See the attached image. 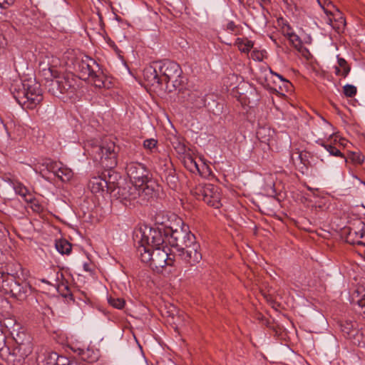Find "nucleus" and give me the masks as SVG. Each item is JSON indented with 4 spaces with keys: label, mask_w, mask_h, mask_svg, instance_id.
Wrapping results in <instances>:
<instances>
[{
    "label": "nucleus",
    "mask_w": 365,
    "mask_h": 365,
    "mask_svg": "<svg viewBox=\"0 0 365 365\" xmlns=\"http://www.w3.org/2000/svg\"><path fill=\"white\" fill-rule=\"evenodd\" d=\"M156 227H151L148 232H143L140 238H143L144 243L149 244L150 242L153 246L162 245L165 243V238L168 237L167 230L172 229L170 225L169 218L164 213L160 212L155 217Z\"/></svg>",
    "instance_id": "obj_5"
},
{
    "label": "nucleus",
    "mask_w": 365,
    "mask_h": 365,
    "mask_svg": "<svg viewBox=\"0 0 365 365\" xmlns=\"http://www.w3.org/2000/svg\"><path fill=\"white\" fill-rule=\"evenodd\" d=\"M341 335L357 346L365 345V330L359 329L355 321L344 320L339 323Z\"/></svg>",
    "instance_id": "obj_9"
},
{
    "label": "nucleus",
    "mask_w": 365,
    "mask_h": 365,
    "mask_svg": "<svg viewBox=\"0 0 365 365\" xmlns=\"http://www.w3.org/2000/svg\"><path fill=\"white\" fill-rule=\"evenodd\" d=\"M20 272H22V267L19 263L12 262L0 263V285L7 281L20 278Z\"/></svg>",
    "instance_id": "obj_15"
},
{
    "label": "nucleus",
    "mask_w": 365,
    "mask_h": 365,
    "mask_svg": "<svg viewBox=\"0 0 365 365\" xmlns=\"http://www.w3.org/2000/svg\"><path fill=\"white\" fill-rule=\"evenodd\" d=\"M284 34L287 36L288 33H294L289 25H284L282 28Z\"/></svg>",
    "instance_id": "obj_45"
},
{
    "label": "nucleus",
    "mask_w": 365,
    "mask_h": 365,
    "mask_svg": "<svg viewBox=\"0 0 365 365\" xmlns=\"http://www.w3.org/2000/svg\"><path fill=\"white\" fill-rule=\"evenodd\" d=\"M344 93L347 97H353L356 93V88L350 84L344 86Z\"/></svg>",
    "instance_id": "obj_36"
},
{
    "label": "nucleus",
    "mask_w": 365,
    "mask_h": 365,
    "mask_svg": "<svg viewBox=\"0 0 365 365\" xmlns=\"http://www.w3.org/2000/svg\"><path fill=\"white\" fill-rule=\"evenodd\" d=\"M287 38L292 44L297 49L300 50L302 47V43L299 37L294 33H288Z\"/></svg>",
    "instance_id": "obj_31"
},
{
    "label": "nucleus",
    "mask_w": 365,
    "mask_h": 365,
    "mask_svg": "<svg viewBox=\"0 0 365 365\" xmlns=\"http://www.w3.org/2000/svg\"><path fill=\"white\" fill-rule=\"evenodd\" d=\"M178 256L185 264L190 267L196 265L202 258L200 246L198 242L193 243L190 247L188 246L182 251H180Z\"/></svg>",
    "instance_id": "obj_16"
},
{
    "label": "nucleus",
    "mask_w": 365,
    "mask_h": 365,
    "mask_svg": "<svg viewBox=\"0 0 365 365\" xmlns=\"http://www.w3.org/2000/svg\"><path fill=\"white\" fill-rule=\"evenodd\" d=\"M109 304H110L112 307L116 309H122L124 307V305L125 304V300L123 298H115L110 297L108 299Z\"/></svg>",
    "instance_id": "obj_32"
},
{
    "label": "nucleus",
    "mask_w": 365,
    "mask_h": 365,
    "mask_svg": "<svg viewBox=\"0 0 365 365\" xmlns=\"http://www.w3.org/2000/svg\"><path fill=\"white\" fill-rule=\"evenodd\" d=\"M43 165H45V164L43 163ZM46 168L63 182L69 181L73 175L72 170L63 165L61 161H49L46 163Z\"/></svg>",
    "instance_id": "obj_18"
},
{
    "label": "nucleus",
    "mask_w": 365,
    "mask_h": 365,
    "mask_svg": "<svg viewBox=\"0 0 365 365\" xmlns=\"http://www.w3.org/2000/svg\"><path fill=\"white\" fill-rule=\"evenodd\" d=\"M75 90V80L73 78L67 76H61L59 74L55 81L51 83V86L48 88V91L53 96H58L59 94L67 93L69 91L73 92Z\"/></svg>",
    "instance_id": "obj_14"
},
{
    "label": "nucleus",
    "mask_w": 365,
    "mask_h": 365,
    "mask_svg": "<svg viewBox=\"0 0 365 365\" xmlns=\"http://www.w3.org/2000/svg\"><path fill=\"white\" fill-rule=\"evenodd\" d=\"M67 365H84L83 363H79L76 361H71V362H68Z\"/></svg>",
    "instance_id": "obj_49"
},
{
    "label": "nucleus",
    "mask_w": 365,
    "mask_h": 365,
    "mask_svg": "<svg viewBox=\"0 0 365 365\" xmlns=\"http://www.w3.org/2000/svg\"><path fill=\"white\" fill-rule=\"evenodd\" d=\"M10 92L19 105L28 109L36 108L43 100L40 84L31 79L14 80Z\"/></svg>",
    "instance_id": "obj_2"
},
{
    "label": "nucleus",
    "mask_w": 365,
    "mask_h": 365,
    "mask_svg": "<svg viewBox=\"0 0 365 365\" xmlns=\"http://www.w3.org/2000/svg\"><path fill=\"white\" fill-rule=\"evenodd\" d=\"M12 337L15 341V345H19L26 342L32 341L33 339L24 329L19 328L17 330L14 329L11 332Z\"/></svg>",
    "instance_id": "obj_24"
},
{
    "label": "nucleus",
    "mask_w": 365,
    "mask_h": 365,
    "mask_svg": "<svg viewBox=\"0 0 365 365\" xmlns=\"http://www.w3.org/2000/svg\"><path fill=\"white\" fill-rule=\"evenodd\" d=\"M158 190L159 185L155 180L152 178L146 180L142 185L139 186L138 191L140 193L139 200H138L137 202L141 204L155 197L158 195Z\"/></svg>",
    "instance_id": "obj_17"
},
{
    "label": "nucleus",
    "mask_w": 365,
    "mask_h": 365,
    "mask_svg": "<svg viewBox=\"0 0 365 365\" xmlns=\"http://www.w3.org/2000/svg\"><path fill=\"white\" fill-rule=\"evenodd\" d=\"M15 0H0V8L6 9L14 3Z\"/></svg>",
    "instance_id": "obj_42"
},
{
    "label": "nucleus",
    "mask_w": 365,
    "mask_h": 365,
    "mask_svg": "<svg viewBox=\"0 0 365 365\" xmlns=\"http://www.w3.org/2000/svg\"><path fill=\"white\" fill-rule=\"evenodd\" d=\"M139 186L136 184L130 182L126 183L123 186H118L114 187L113 192L116 191L115 194L118 198L125 205H128V202L130 204L131 202L135 200H139L140 193L138 191Z\"/></svg>",
    "instance_id": "obj_13"
},
{
    "label": "nucleus",
    "mask_w": 365,
    "mask_h": 365,
    "mask_svg": "<svg viewBox=\"0 0 365 365\" xmlns=\"http://www.w3.org/2000/svg\"><path fill=\"white\" fill-rule=\"evenodd\" d=\"M125 170L130 181L138 186L142 185L146 180L151 178L145 166L138 161H129L126 164Z\"/></svg>",
    "instance_id": "obj_12"
},
{
    "label": "nucleus",
    "mask_w": 365,
    "mask_h": 365,
    "mask_svg": "<svg viewBox=\"0 0 365 365\" xmlns=\"http://www.w3.org/2000/svg\"><path fill=\"white\" fill-rule=\"evenodd\" d=\"M58 354L51 349L41 346L36 351L38 365H58Z\"/></svg>",
    "instance_id": "obj_20"
},
{
    "label": "nucleus",
    "mask_w": 365,
    "mask_h": 365,
    "mask_svg": "<svg viewBox=\"0 0 365 365\" xmlns=\"http://www.w3.org/2000/svg\"><path fill=\"white\" fill-rule=\"evenodd\" d=\"M88 269V267H86V265L84 266V269L87 270Z\"/></svg>",
    "instance_id": "obj_53"
},
{
    "label": "nucleus",
    "mask_w": 365,
    "mask_h": 365,
    "mask_svg": "<svg viewBox=\"0 0 365 365\" xmlns=\"http://www.w3.org/2000/svg\"><path fill=\"white\" fill-rule=\"evenodd\" d=\"M182 73L179 64L165 60L153 62L147 66L143 71V78L150 86L170 92L181 86Z\"/></svg>",
    "instance_id": "obj_1"
},
{
    "label": "nucleus",
    "mask_w": 365,
    "mask_h": 365,
    "mask_svg": "<svg viewBox=\"0 0 365 365\" xmlns=\"http://www.w3.org/2000/svg\"><path fill=\"white\" fill-rule=\"evenodd\" d=\"M279 88L282 91V86H279Z\"/></svg>",
    "instance_id": "obj_55"
},
{
    "label": "nucleus",
    "mask_w": 365,
    "mask_h": 365,
    "mask_svg": "<svg viewBox=\"0 0 365 365\" xmlns=\"http://www.w3.org/2000/svg\"><path fill=\"white\" fill-rule=\"evenodd\" d=\"M227 29L231 31H234L236 29V26L232 21H230L227 24Z\"/></svg>",
    "instance_id": "obj_47"
},
{
    "label": "nucleus",
    "mask_w": 365,
    "mask_h": 365,
    "mask_svg": "<svg viewBox=\"0 0 365 365\" xmlns=\"http://www.w3.org/2000/svg\"><path fill=\"white\" fill-rule=\"evenodd\" d=\"M173 135V138H171V137H170V140L175 149L178 148V146L181 145L182 144V143L181 142V140L179 137H177L175 135Z\"/></svg>",
    "instance_id": "obj_40"
},
{
    "label": "nucleus",
    "mask_w": 365,
    "mask_h": 365,
    "mask_svg": "<svg viewBox=\"0 0 365 365\" xmlns=\"http://www.w3.org/2000/svg\"><path fill=\"white\" fill-rule=\"evenodd\" d=\"M34 345L32 341L23 343L19 345H15L12 352L6 345V336L0 328V357L7 362H15L16 361L21 364L33 351Z\"/></svg>",
    "instance_id": "obj_6"
},
{
    "label": "nucleus",
    "mask_w": 365,
    "mask_h": 365,
    "mask_svg": "<svg viewBox=\"0 0 365 365\" xmlns=\"http://www.w3.org/2000/svg\"><path fill=\"white\" fill-rule=\"evenodd\" d=\"M14 189L15 192L21 196L25 201L29 202H32L34 198L33 195L29 192L28 189L23 184L20 182L14 184Z\"/></svg>",
    "instance_id": "obj_26"
},
{
    "label": "nucleus",
    "mask_w": 365,
    "mask_h": 365,
    "mask_svg": "<svg viewBox=\"0 0 365 365\" xmlns=\"http://www.w3.org/2000/svg\"><path fill=\"white\" fill-rule=\"evenodd\" d=\"M116 165H117V161H115V160L110 161V168H113V167L116 166Z\"/></svg>",
    "instance_id": "obj_51"
},
{
    "label": "nucleus",
    "mask_w": 365,
    "mask_h": 365,
    "mask_svg": "<svg viewBox=\"0 0 365 365\" xmlns=\"http://www.w3.org/2000/svg\"><path fill=\"white\" fill-rule=\"evenodd\" d=\"M158 140L154 138H150L144 140L143 146L145 149L153 151L156 148Z\"/></svg>",
    "instance_id": "obj_37"
},
{
    "label": "nucleus",
    "mask_w": 365,
    "mask_h": 365,
    "mask_svg": "<svg viewBox=\"0 0 365 365\" xmlns=\"http://www.w3.org/2000/svg\"><path fill=\"white\" fill-rule=\"evenodd\" d=\"M74 68L81 79L88 81L98 88L104 86V77L98 64L93 59L88 56L76 59Z\"/></svg>",
    "instance_id": "obj_4"
},
{
    "label": "nucleus",
    "mask_w": 365,
    "mask_h": 365,
    "mask_svg": "<svg viewBox=\"0 0 365 365\" xmlns=\"http://www.w3.org/2000/svg\"><path fill=\"white\" fill-rule=\"evenodd\" d=\"M191 193L196 199L203 200L215 209H219L222 205L220 190L212 184H199L191 190Z\"/></svg>",
    "instance_id": "obj_7"
},
{
    "label": "nucleus",
    "mask_w": 365,
    "mask_h": 365,
    "mask_svg": "<svg viewBox=\"0 0 365 365\" xmlns=\"http://www.w3.org/2000/svg\"><path fill=\"white\" fill-rule=\"evenodd\" d=\"M338 65L342 70L341 76L346 77L350 71V67L348 66L345 59L338 56Z\"/></svg>",
    "instance_id": "obj_33"
},
{
    "label": "nucleus",
    "mask_w": 365,
    "mask_h": 365,
    "mask_svg": "<svg viewBox=\"0 0 365 365\" xmlns=\"http://www.w3.org/2000/svg\"><path fill=\"white\" fill-rule=\"evenodd\" d=\"M324 10L328 16L327 24L337 32L341 31L346 24L345 19L342 16L341 14L339 11H336V14H332L331 12H328L326 9Z\"/></svg>",
    "instance_id": "obj_23"
},
{
    "label": "nucleus",
    "mask_w": 365,
    "mask_h": 365,
    "mask_svg": "<svg viewBox=\"0 0 365 365\" xmlns=\"http://www.w3.org/2000/svg\"><path fill=\"white\" fill-rule=\"evenodd\" d=\"M168 185L173 190L177 187L178 178L175 175L168 176L166 178Z\"/></svg>",
    "instance_id": "obj_38"
},
{
    "label": "nucleus",
    "mask_w": 365,
    "mask_h": 365,
    "mask_svg": "<svg viewBox=\"0 0 365 365\" xmlns=\"http://www.w3.org/2000/svg\"><path fill=\"white\" fill-rule=\"evenodd\" d=\"M274 91L278 92L277 87L272 88Z\"/></svg>",
    "instance_id": "obj_52"
},
{
    "label": "nucleus",
    "mask_w": 365,
    "mask_h": 365,
    "mask_svg": "<svg viewBox=\"0 0 365 365\" xmlns=\"http://www.w3.org/2000/svg\"><path fill=\"white\" fill-rule=\"evenodd\" d=\"M305 162L306 161H297V163H294L296 168L303 175H307L309 173V167Z\"/></svg>",
    "instance_id": "obj_35"
},
{
    "label": "nucleus",
    "mask_w": 365,
    "mask_h": 365,
    "mask_svg": "<svg viewBox=\"0 0 365 365\" xmlns=\"http://www.w3.org/2000/svg\"><path fill=\"white\" fill-rule=\"evenodd\" d=\"M168 240L169 245L175 248L179 252L188 246H191L193 243H197L195 236L189 230V227L183 225L180 229H168L167 230Z\"/></svg>",
    "instance_id": "obj_8"
},
{
    "label": "nucleus",
    "mask_w": 365,
    "mask_h": 365,
    "mask_svg": "<svg viewBox=\"0 0 365 365\" xmlns=\"http://www.w3.org/2000/svg\"><path fill=\"white\" fill-rule=\"evenodd\" d=\"M55 247L61 255H69L72 250L71 244L65 239L56 240Z\"/></svg>",
    "instance_id": "obj_27"
},
{
    "label": "nucleus",
    "mask_w": 365,
    "mask_h": 365,
    "mask_svg": "<svg viewBox=\"0 0 365 365\" xmlns=\"http://www.w3.org/2000/svg\"><path fill=\"white\" fill-rule=\"evenodd\" d=\"M324 151L326 153H329L330 155L336 156V157H341L346 159V157H345L344 154L342 153L339 149L336 148L335 146H332L331 145H324Z\"/></svg>",
    "instance_id": "obj_30"
},
{
    "label": "nucleus",
    "mask_w": 365,
    "mask_h": 365,
    "mask_svg": "<svg viewBox=\"0 0 365 365\" xmlns=\"http://www.w3.org/2000/svg\"><path fill=\"white\" fill-rule=\"evenodd\" d=\"M346 163H356L357 165H362V163H364V161H360V160H358V161H345Z\"/></svg>",
    "instance_id": "obj_50"
},
{
    "label": "nucleus",
    "mask_w": 365,
    "mask_h": 365,
    "mask_svg": "<svg viewBox=\"0 0 365 365\" xmlns=\"http://www.w3.org/2000/svg\"><path fill=\"white\" fill-rule=\"evenodd\" d=\"M335 73L338 76H339V75L341 76L342 70L339 66H336L335 67Z\"/></svg>",
    "instance_id": "obj_48"
},
{
    "label": "nucleus",
    "mask_w": 365,
    "mask_h": 365,
    "mask_svg": "<svg viewBox=\"0 0 365 365\" xmlns=\"http://www.w3.org/2000/svg\"><path fill=\"white\" fill-rule=\"evenodd\" d=\"M88 269V267H86V265L84 266V269L87 270Z\"/></svg>",
    "instance_id": "obj_54"
},
{
    "label": "nucleus",
    "mask_w": 365,
    "mask_h": 365,
    "mask_svg": "<svg viewBox=\"0 0 365 365\" xmlns=\"http://www.w3.org/2000/svg\"><path fill=\"white\" fill-rule=\"evenodd\" d=\"M0 289H2L6 294H10L17 299L23 300L31 293V287L28 282L19 278L2 284L0 285Z\"/></svg>",
    "instance_id": "obj_10"
},
{
    "label": "nucleus",
    "mask_w": 365,
    "mask_h": 365,
    "mask_svg": "<svg viewBox=\"0 0 365 365\" xmlns=\"http://www.w3.org/2000/svg\"><path fill=\"white\" fill-rule=\"evenodd\" d=\"M358 304L362 309H364V317L365 319V294L364 296L358 301Z\"/></svg>",
    "instance_id": "obj_44"
},
{
    "label": "nucleus",
    "mask_w": 365,
    "mask_h": 365,
    "mask_svg": "<svg viewBox=\"0 0 365 365\" xmlns=\"http://www.w3.org/2000/svg\"><path fill=\"white\" fill-rule=\"evenodd\" d=\"M266 132H269V130L265 128H261L257 131V136L259 139H260L262 141H266L267 139L264 138L263 134Z\"/></svg>",
    "instance_id": "obj_41"
},
{
    "label": "nucleus",
    "mask_w": 365,
    "mask_h": 365,
    "mask_svg": "<svg viewBox=\"0 0 365 365\" xmlns=\"http://www.w3.org/2000/svg\"><path fill=\"white\" fill-rule=\"evenodd\" d=\"M270 73L272 75H274L279 78L286 91L288 90V87L291 85L288 81L284 78L281 75L274 73L272 71H270Z\"/></svg>",
    "instance_id": "obj_39"
},
{
    "label": "nucleus",
    "mask_w": 365,
    "mask_h": 365,
    "mask_svg": "<svg viewBox=\"0 0 365 365\" xmlns=\"http://www.w3.org/2000/svg\"><path fill=\"white\" fill-rule=\"evenodd\" d=\"M346 242L351 245H365V224L358 220L351 226L345 227L342 230Z\"/></svg>",
    "instance_id": "obj_11"
},
{
    "label": "nucleus",
    "mask_w": 365,
    "mask_h": 365,
    "mask_svg": "<svg viewBox=\"0 0 365 365\" xmlns=\"http://www.w3.org/2000/svg\"><path fill=\"white\" fill-rule=\"evenodd\" d=\"M74 351L81 356L83 361H87L88 363H93L97 361L98 358V354L93 349H91L89 348H78Z\"/></svg>",
    "instance_id": "obj_25"
},
{
    "label": "nucleus",
    "mask_w": 365,
    "mask_h": 365,
    "mask_svg": "<svg viewBox=\"0 0 365 365\" xmlns=\"http://www.w3.org/2000/svg\"><path fill=\"white\" fill-rule=\"evenodd\" d=\"M68 362H71V361H69L67 358H66L63 356L58 355V365H67Z\"/></svg>",
    "instance_id": "obj_43"
},
{
    "label": "nucleus",
    "mask_w": 365,
    "mask_h": 365,
    "mask_svg": "<svg viewBox=\"0 0 365 365\" xmlns=\"http://www.w3.org/2000/svg\"><path fill=\"white\" fill-rule=\"evenodd\" d=\"M175 150L179 154H184L186 151V147L182 143L181 145L178 146V148H175Z\"/></svg>",
    "instance_id": "obj_46"
},
{
    "label": "nucleus",
    "mask_w": 365,
    "mask_h": 365,
    "mask_svg": "<svg viewBox=\"0 0 365 365\" xmlns=\"http://www.w3.org/2000/svg\"><path fill=\"white\" fill-rule=\"evenodd\" d=\"M115 150V144L110 142L105 145L94 147L92 152L98 154V155L94 156L96 158H99L100 160H113L117 158Z\"/></svg>",
    "instance_id": "obj_21"
},
{
    "label": "nucleus",
    "mask_w": 365,
    "mask_h": 365,
    "mask_svg": "<svg viewBox=\"0 0 365 365\" xmlns=\"http://www.w3.org/2000/svg\"><path fill=\"white\" fill-rule=\"evenodd\" d=\"M150 242L149 244L144 243L143 238H140L137 247V255L140 260L145 263H149L150 267L160 272L166 265H172L173 259L168 253L169 249L164 243L162 245L153 246Z\"/></svg>",
    "instance_id": "obj_3"
},
{
    "label": "nucleus",
    "mask_w": 365,
    "mask_h": 365,
    "mask_svg": "<svg viewBox=\"0 0 365 365\" xmlns=\"http://www.w3.org/2000/svg\"><path fill=\"white\" fill-rule=\"evenodd\" d=\"M170 163H171L172 165H173L172 160H170Z\"/></svg>",
    "instance_id": "obj_56"
},
{
    "label": "nucleus",
    "mask_w": 365,
    "mask_h": 365,
    "mask_svg": "<svg viewBox=\"0 0 365 365\" xmlns=\"http://www.w3.org/2000/svg\"><path fill=\"white\" fill-rule=\"evenodd\" d=\"M198 161H181L185 168L192 173H197Z\"/></svg>",
    "instance_id": "obj_34"
},
{
    "label": "nucleus",
    "mask_w": 365,
    "mask_h": 365,
    "mask_svg": "<svg viewBox=\"0 0 365 365\" xmlns=\"http://www.w3.org/2000/svg\"><path fill=\"white\" fill-rule=\"evenodd\" d=\"M88 187L93 193L103 192L106 189L107 192H113L114 187L108 181L101 176H95L91 178Z\"/></svg>",
    "instance_id": "obj_22"
},
{
    "label": "nucleus",
    "mask_w": 365,
    "mask_h": 365,
    "mask_svg": "<svg viewBox=\"0 0 365 365\" xmlns=\"http://www.w3.org/2000/svg\"><path fill=\"white\" fill-rule=\"evenodd\" d=\"M60 72L56 66L49 63L41 62L39 64V76L45 80L46 86L48 88L51 83L59 77Z\"/></svg>",
    "instance_id": "obj_19"
},
{
    "label": "nucleus",
    "mask_w": 365,
    "mask_h": 365,
    "mask_svg": "<svg viewBox=\"0 0 365 365\" xmlns=\"http://www.w3.org/2000/svg\"><path fill=\"white\" fill-rule=\"evenodd\" d=\"M235 44L237 46L239 50L244 53L249 52L253 46L252 42L246 38H237Z\"/></svg>",
    "instance_id": "obj_29"
},
{
    "label": "nucleus",
    "mask_w": 365,
    "mask_h": 365,
    "mask_svg": "<svg viewBox=\"0 0 365 365\" xmlns=\"http://www.w3.org/2000/svg\"><path fill=\"white\" fill-rule=\"evenodd\" d=\"M197 163L198 169L197 170V173L204 178H207L212 174V169L207 163H210V161H198Z\"/></svg>",
    "instance_id": "obj_28"
}]
</instances>
